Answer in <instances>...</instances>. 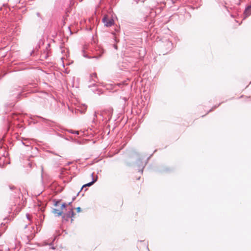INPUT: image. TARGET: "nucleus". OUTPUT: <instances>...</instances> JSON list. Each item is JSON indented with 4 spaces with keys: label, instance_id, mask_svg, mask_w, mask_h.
<instances>
[{
    "label": "nucleus",
    "instance_id": "obj_1",
    "mask_svg": "<svg viewBox=\"0 0 251 251\" xmlns=\"http://www.w3.org/2000/svg\"><path fill=\"white\" fill-rule=\"evenodd\" d=\"M102 22L106 27H110L114 24V20L107 15L103 16Z\"/></svg>",
    "mask_w": 251,
    "mask_h": 251
},
{
    "label": "nucleus",
    "instance_id": "obj_2",
    "mask_svg": "<svg viewBox=\"0 0 251 251\" xmlns=\"http://www.w3.org/2000/svg\"><path fill=\"white\" fill-rule=\"evenodd\" d=\"M74 212L73 211V209L71 208L70 210H69L65 214H64L62 218L66 221H68L69 218H71V222H72L73 219L72 218L74 217Z\"/></svg>",
    "mask_w": 251,
    "mask_h": 251
},
{
    "label": "nucleus",
    "instance_id": "obj_3",
    "mask_svg": "<svg viewBox=\"0 0 251 251\" xmlns=\"http://www.w3.org/2000/svg\"><path fill=\"white\" fill-rule=\"evenodd\" d=\"M97 81L98 77L96 73L92 74L90 76L89 80L90 82H91V83L89 85V87L95 86L96 83L97 82Z\"/></svg>",
    "mask_w": 251,
    "mask_h": 251
},
{
    "label": "nucleus",
    "instance_id": "obj_4",
    "mask_svg": "<svg viewBox=\"0 0 251 251\" xmlns=\"http://www.w3.org/2000/svg\"><path fill=\"white\" fill-rule=\"evenodd\" d=\"M93 175H94V173H92V174H91V176H92V181H91V182H89V183H87V184H85L83 185L82 186V187H81V188L80 190V191H79V192L77 193V196H78V195L79 193H80V192L82 190V189H83L84 187H86V186H90L92 185H93V184H94V183H95V182L97 180L98 176H96V178H94V177H93Z\"/></svg>",
    "mask_w": 251,
    "mask_h": 251
},
{
    "label": "nucleus",
    "instance_id": "obj_5",
    "mask_svg": "<svg viewBox=\"0 0 251 251\" xmlns=\"http://www.w3.org/2000/svg\"><path fill=\"white\" fill-rule=\"evenodd\" d=\"M8 187L11 190L14 191V192L16 194L15 196H19L21 193L20 190L19 189L16 188L15 186L12 185H9Z\"/></svg>",
    "mask_w": 251,
    "mask_h": 251
},
{
    "label": "nucleus",
    "instance_id": "obj_6",
    "mask_svg": "<svg viewBox=\"0 0 251 251\" xmlns=\"http://www.w3.org/2000/svg\"><path fill=\"white\" fill-rule=\"evenodd\" d=\"M52 213L56 216H59L62 215L63 212L62 211H60L57 209H53L52 210Z\"/></svg>",
    "mask_w": 251,
    "mask_h": 251
},
{
    "label": "nucleus",
    "instance_id": "obj_7",
    "mask_svg": "<svg viewBox=\"0 0 251 251\" xmlns=\"http://www.w3.org/2000/svg\"><path fill=\"white\" fill-rule=\"evenodd\" d=\"M82 52H83V56L84 57L88 58H98L100 57V55H99V56H98H98H92V57H90L88 56L86 54H85L84 50H82Z\"/></svg>",
    "mask_w": 251,
    "mask_h": 251
},
{
    "label": "nucleus",
    "instance_id": "obj_8",
    "mask_svg": "<svg viewBox=\"0 0 251 251\" xmlns=\"http://www.w3.org/2000/svg\"><path fill=\"white\" fill-rule=\"evenodd\" d=\"M21 142L23 145H24L25 146H27V147L29 146V145L28 144L29 141H28L27 139H24V140H22Z\"/></svg>",
    "mask_w": 251,
    "mask_h": 251
},
{
    "label": "nucleus",
    "instance_id": "obj_9",
    "mask_svg": "<svg viewBox=\"0 0 251 251\" xmlns=\"http://www.w3.org/2000/svg\"><path fill=\"white\" fill-rule=\"evenodd\" d=\"M69 132L71 133H74V134H76L77 135H78L79 134V132L78 131H73L72 130H69Z\"/></svg>",
    "mask_w": 251,
    "mask_h": 251
},
{
    "label": "nucleus",
    "instance_id": "obj_10",
    "mask_svg": "<svg viewBox=\"0 0 251 251\" xmlns=\"http://www.w3.org/2000/svg\"><path fill=\"white\" fill-rule=\"evenodd\" d=\"M135 1H136V2L137 3H138L139 2H145L146 0H134Z\"/></svg>",
    "mask_w": 251,
    "mask_h": 251
},
{
    "label": "nucleus",
    "instance_id": "obj_11",
    "mask_svg": "<svg viewBox=\"0 0 251 251\" xmlns=\"http://www.w3.org/2000/svg\"><path fill=\"white\" fill-rule=\"evenodd\" d=\"M66 207V204L65 203H63L61 205V208L63 209V208H65V207Z\"/></svg>",
    "mask_w": 251,
    "mask_h": 251
},
{
    "label": "nucleus",
    "instance_id": "obj_12",
    "mask_svg": "<svg viewBox=\"0 0 251 251\" xmlns=\"http://www.w3.org/2000/svg\"><path fill=\"white\" fill-rule=\"evenodd\" d=\"M49 247H50V249H55V248L53 246V245L52 244H50Z\"/></svg>",
    "mask_w": 251,
    "mask_h": 251
},
{
    "label": "nucleus",
    "instance_id": "obj_13",
    "mask_svg": "<svg viewBox=\"0 0 251 251\" xmlns=\"http://www.w3.org/2000/svg\"><path fill=\"white\" fill-rule=\"evenodd\" d=\"M5 230V228H4V229H0V237L1 236L2 233Z\"/></svg>",
    "mask_w": 251,
    "mask_h": 251
},
{
    "label": "nucleus",
    "instance_id": "obj_14",
    "mask_svg": "<svg viewBox=\"0 0 251 251\" xmlns=\"http://www.w3.org/2000/svg\"><path fill=\"white\" fill-rule=\"evenodd\" d=\"M81 210V208L80 207H78L76 208V211L77 212H79Z\"/></svg>",
    "mask_w": 251,
    "mask_h": 251
},
{
    "label": "nucleus",
    "instance_id": "obj_15",
    "mask_svg": "<svg viewBox=\"0 0 251 251\" xmlns=\"http://www.w3.org/2000/svg\"><path fill=\"white\" fill-rule=\"evenodd\" d=\"M58 202H59L58 201H55V203H54V205L56 206L57 205Z\"/></svg>",
    "mask_w": 251,
    "mask_h": 251
},
{
    "label": "nucleus",
    "instance_id": "obj_16",
    "mask_svg": "<svg viewBox=\"0 0 251 251\" xmlns=\"http://www.w3.org/2000/svg\"><path fill=\"white\" fill-rule=\"evenodd\" d=\"M167 45H172V43L171 42H170V41H167Z\"/></svg>",
    "mask_w": 251,
    "mask_h": 251
},
{
    "label": "nucleus",
    "instance_id": "obj_17",
    "mask_svg": "<svg viewBox=\"0 0 251 251\" xmlns=\"http://www.w3.org/2000/svg\"><path fill=\"white\" fill-rule=\"evenodd\" d=\"M26 216L27 219L29 220L30 219H29V215L28 214H26Z\"/></svg>",
    "mask_w": 251,
    "mask_h": 251
},
{
    "label": "nucleus",
    "instance_id": "obj_18",
    "mask_svg": "<svg viewBox=\"0 0 251 251\" xmlns=\"http://www.w3.org/2000/svg\"><path fill=\"white\" fill-rule=\"evenodd\" d=\"M72 202H73V201H72L68 203V205H71V204H72Z\"/></svg>",
    "mask_w": 251,
    "mask_h": 251
},
{
    "label": "nucleus",
    "instance_id": "obj_19",
    "mask_svg": "<svg viewBox=\"0 0 251 251\" xmlns=\"http://www.w3.org/2000/svg\"><path fill=\"white\" fill-rule=\"evenodd\" d=\"M37 15L38 17H40V13L39 12H38V13H37Z\"/></svg>",
    "mask_w": 251,
    "mask_h": 251
},
{
    "label": "nucleus",
    "instance_id": "obj_20",
    "mask_svg": "<svg viewBox=\"0 0 251 251\" xmlns=\"http://www.w3.org/2000/svg\"><path fill=\"white\" fill-rule=\"evenodd\" d=\"M123 100H124L125 101H126V98H123Z\"/></svg>",
    "mask_w": 251,
    "mask_h": 251
},
{
    "label": "nucleus",
    "instance_id": "obj_21",
    "mask_svg": "<svg viewBox=\"0 0 251 251\" xmlns=\"http://www.w3.org/2000/svg\"><path fill=\"white\" fill-rule=\"evenodd\" d=\"M139 172H141V173H142L143 172V168L142 169V170L141 171H139Z\"/></svg>",
    "mask_w": 251,
    "mask_h": 251
},
{
    "label": "nucleus",
    "instance_id": "obj_22",
    "mask_svg": "<svg viewBox=\"0 0 251 251\" xmlns=\"http://www.w3.org/2000/svg\"><path fill=\"white\" fill-rule=\"evenodd\" d=\"M75 199V197L73 198L72 201H73Z\"/></svg>",
    "mask_w": 251,
    "mask_h": 251
},
{
    "label": "nucleus",
    "instance_id": "obj_23",
    "mask_svg": "<svg viewBox=\"0 0 251 251\" xmlns=\"http://www.w3.org/2000/svg\"><path fill=\"white\" fill-rule=\"evenodd\" d=\"M94 116H95V117H97V114H96V112H95V114H94Z\"/></svg>",
    "mask_w": 251,
    "mask_h": 251
},
{
    "label": "nucleus",
    "instance_id": "obj_24",
    "mask_svg": "<svg viewBox=\"0 0 251 251\" xmlns=\"http://www.w3.org/2000/svg\"><path fill=\"white\" fill-rule=\"evenodd\" d=\"M2 148V145L0 144V150Z\"/></svg>",
    "mask_w": 251,
    "mask_h": 251
},
{
    "label": "nucleus",
    "instance_id": "obj_25",
    "mask_svg": "<svg viewBox=\"0 0 251 251\" xmlns=\"http://www.w3.org/2000/svg\"><path fill=\"white\" fill-rule=\"evenodd\" d=\"M71 164V162H69V163H68V165H70V164Z\"/></svg>",
    "mask_w": 251,
    "mask_h": 251
},
{
    "label": "nucleus",
    "instance_id": "obj_26",
    "mask_svg": "<svg viewBox=\"0 0 251 251\" xmlns=\"http://www.w3.org/2000/svg\"><path fill=\"white\" fill-rule=\"evenodd\" d=\"M29 165L31 166V163H29L28 164Z\"/></svg>",
    "mask_w": 251,
    "mask_h": 251
}]
</instances>
